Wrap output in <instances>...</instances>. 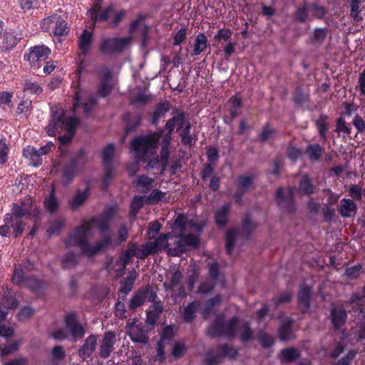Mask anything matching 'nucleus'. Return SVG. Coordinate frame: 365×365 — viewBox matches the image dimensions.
Returning a JSON list of instances; mask_svg holds the SVG:
<instances>
[{"label":"nucleus","instance_id":"nucleus-9","mask_svg":"<svg viewBox=\"0 0 365 365\" xmlns=\"http://www.w3.org/2000/svg\"><path fill=\"white\" fill-rule=\"evenodd\" d=\"M41 26L43 31L52 34L56 38L66 36L70 31L66 21L56 14L44 18Z\"/></svg>","mask_w":365,"mask_h":365},{"label":"nucleus","instance_id":"nucleus-24","mask_svg":"<svg viewBox=\"0 0 365 365\" xmlns=\"http://www.w3.org/2000/svg\"><path fill=\"white\" fill-rule=\"evenodd\" d=\"M128 333L132 341L146 344L148 337L146 336L143 327L140 324H131L128 326Z\"/></svg>","mask_w":365,"mask_h":365},{"label":"nucleus","instance_id":"nucleus-17","mask_svg":"<svg viewBox=\"0 0 365 365\" xmlns=\"http://www.w3.org/2000/svg\"><path fill=\"white\" fill-rule=\"evenodd\" d=\"M293 196V190L291 188L284 190L280 187L276 192V197L279 205L289 212H292L295 210Z\"/></svg>","mask_w":365,"mask_h":365},{"label":"nucleus","instance_id":"nucleus-6","mask_svg":"<svg viewBox=\"0 0 365 365\" xmlns=\"http://www.w3.org/2000/svg\"><path fill=\"white\" fill-rule=\"evenodd\" d=\"M101 1H97L88 11V15L93 21V24L101 22H108L110 28L117 27L127 14L126 10L116 9L113 4L106 7H102Z\"/></svg>","mask_w":365,"mask_h":365},{"label":"nucleus","instance_id":"nucleus-25","mask_svg":"<svg viewBox=\"0 0 365 365\" xmlns=\"http://www.w3.org/2000/svg\"><path fill=\"white\" fill-rule=\"evenodd\" d=\"M96 103V98L94 96H91L88 101L84 102L82 100V96L80 91H78L76 93L74 109L76 110L77 109L82 108L83 112L86 115H89L90 111L92 110Z\"/></svg>","mask_w":365,"mask_h":365},{"label":"nucleus","instance_id":"nucleus-37","mask_svg":"<svg viewBox=\"0 0 365 365\" xmlns=\"http://www.w3.org/2000/svg\"><path fill=\"white\" fill-rule=\"evenodd\" d=\"M201 303L198 301H194L190 303L183 311L182 317L186 322H191L197 310L200 309Z\"/></svg>","mask_w":365,"mask_h":365},{"label":"nucleus","instance_id":"nucleus-57","mask_svg":"<svg viewBox=\"0 0 365 365\" xmlns=\"http://www.w3.org/2000/svg\"><path fill=\"white\" fill-rule=\"evenodd\" d=\"M22 38L21 34H15L14 32H7L5 35V41L8 48L14 47Z\"/></svg>","mask_w":365,"mask_h":365},{"label":"nucleus","instance_id":"nucleus-31","mask_svg":"<svg viewBox=\"0 0 365 365\" xmlns=\"http://www.w3.org/2000/svg\"><path fill=\"white\" fill-rule=\"evenodd\" d=\"M208 43L207 38L206 36L200 33L195 38V41L192 45V51L190 53L192 56H198L202 53L207 48Z\"/></svg>","mask_w":365,"mask_h":365},{"label":"nucleus","instance_id":"nucleus-13","mask_svg":"<svg viewBox=\"0 0 365 365\" xmlns=\"http://www.w3.org/2000/svg\"><path fill=\"white\" fill-rule=\"evenodd\" d=\"M51 54V49L45 45L35 46L29 48L24 54V60L27 61L34 68L40 67V62L44 61Z\"/></svg>","mask_w":365,"mask_h":365},{"label":"nucleus","instance_id":"nucleus-28","mask_svg":"<svg viewBox=\"0 0 365 365\" xmlns=\"http://www.w3.org/2000/svg\"><path fill=\"white\" fill-rule=\"evenodd\" d=\"M19 305V302L14 296V293L6 289L0 298V307L5 308L6 309H14Z\"/></svg>","mask_w":365,"mask_h":365},{"label":"nucleus","instance_id":"nucleus-19","mask_svg":"<svg viewBox=\"0 0 365 365\" xmlns=\"http://www.w3.org/2000/svg\"><path fill=\"white\" fill-rule=\"evenodd\" d=\"M115 334L112 331L106 332L100 341L99 355L101 358H108L114 350Z\"/></svg>","mask_w":365,"mask_h":365},{"label":"nucleus","instance_id":"nucleus-27","mask_svg":"<svg viewBox=\"0 0 365 365\" xmlns=\"http://www.w3.org/2000/svg\"><path fill=\"white\" fill-rule=\"evenodd\" d=\"M130 261L127 259L125 256L124 253L121 255L118 259L115 260H112L110 263L108 264V268L110 270H113L116 273V277H120L125 272L126 265Z\"/></svg>","mask_w":365,"mask_h":365},{"label":"nucleus","instance_id":"nucleus-34","mask_svg":"<svg viewBox=\"0 0 365 365\" xmlns=\"http://www.w3.org/2000/svg\"><path fill=\"white\" fill-rule=\"evenodd\" d=\"M23 155L25 158H29L32 165L35 167L39 166L41 163V158L39 157L38 149L32 147L27 146L23 150Z\"/></svg>","mask_w":365,"mask_h":365},{"label":"nucleus","instance_id":"nucleus-23","mask_svg":"<svg viewBox=\"0 0 365 365\" xmlns=\"http://www.w3.org/2000/svg\"><path fill=\"white\" fill-rule=\"evenodd\" d=\"M97 346V338L95 335H90L86 338L83 344L78 350L79 356L86 359L91 356Z\"/></svg>","mask_w":365,"mask_h":365},{"label":"nucleus","instance_id":"nucleus-39","mask_svg":"<svg viewBox=\"0 0 365 365\" xmlns=\"http://www.w3.org/2000/svg\"><path fill=\"white\" fill-rule=\"evenodd\" d=\"M110 222V220H108L107 217H103L102 215L86 221V222L92 223L93 227L96 226L101 233L106 232L108 230Z\"/></svg>","mask_w":365,"mask_h":365},{"label":"nucleus","instance_id":"nucleus-58","mask_svg":"<svg viewBox=\"0 0 365 365\" xmlns=\"http://www.w3.org/2000/svg\"><path fill=\"white\" fill-rule=\"evenodd\" d=\"M65 222L66 220L63 217H59L53 222H51L47 232L49 235L58 234L64 227Z\"/></svg>","mask_w":365,"mask_h":365},{"label":"nucleus","instance_id":"nucleus-3","mask_svg":"<svg viewBox=\"0 0 365 365\" xmlns=\"http://www.w3.org/2000/svg\"><path fill=\"white\" fill-rule=\"evenodd\" d=\"M237 332L240 334L242 341H248L253 338V331L248 323L240 324L237 317L225 321L223 314H218L207 330L208 334L213 337L220 336L233 337Z\"/></svg>","mask_w":365,"mask_h":365},{"label":"nucleus","instance_id":"nucleus-46","mask_svg":"<svg viewBox=\"0 0 365 365\" xmlns=\"http://www.w3.org/2000/svg\"><path fill=\"white\" fill-rule=\"evenodd\" d=\"M278 133L275 129L272 128L269 125H266L263 127L262 133L259 135L261 142H267L277 138Z\"/></svg>","mask_w":365,"mask_h":365},{"label":"nucleus","instance_id":"nucleus-22","mask_svg":"<svg viewBox=\"0 0 365 365\" xmlns=\"http://www.w3.org/2000/svg\"><path fill=\"white\" fill-rule=\"evenodd\" d=\"M173 239V234H161L153 242H148V246L151 253L157 252L159 250L167 249L168 251V240Z\"/></svg>","mask_w":365,"mask_h":365},{"label":"nucleus","instance_id":"nucleus-8","mask_svg":"<svg viewBox=\"0 0 365 365\" xmlns=\"http://www.w3.org/2000/svg\"><path fill=\"white\" fill-rule=\"evenodd\" d=\"M65 327L61 329H56L52 331L51 336L58 340L69 339L71 341H76L82 339L85 334L83 327L79 324L74 314L66 316Z\"/></svg>","mask_w":365,"mask_h":365},{"label":"nucleus","instance_id":"nucleus-21","mask_svg":"<svg viewBox=\"0 0 365 365\" xmlns=\"http://www.w3.org/2000/svg\"><path fill=\"white\" fill-rule=\"evenodd\" d=\"M4 225L0 227V235L3 237H8L10 233V230H13V232L15 237H17L21 235L24 230L16 222H13L12 219L9 216H4Z\"/></svg>","mask_w":365,"mask_h":365},{"label":"nucleus","instance_id":"nucleus-63","mask_svg":"<svg viewBox=\"0 0 365 365\" xmlns=\"http://www.w3.org/2000/svg\"><path fill=\"white\" fill-rule=\"evenodd\" d=\"M181 239L183 240L186 249L190 247H195L199 243L198 236L194 234H189L184 236L182 235Z\"/></svg>","mask_w":365,"mask_h":365},{"label":"nucleus","instance_id":"nucleus-48","mask_svg":"<svg viewBox=\"0 0 365 365\" xmlns=\"http://www.w3.org/2000/svg\"><path fill=\"white\" fill-rule=\"evenodd\" d=\"M239 232L235 229H230L226 233V250L228 254H231L234 247L236 238Z\"/></svg>","mask_w":365,"mask_h":365},{"label":"nucleus","instance_id":"nucleus-2","mask_svg":"<svg viewBox=\"0 0 365 365\" xmlns=\"http://www.w3.org/2000/svg\"><path fill=\"white\" fill-rule=\"evenodd\" d=\"M92 228V223L84 221L68 234L67 238L64 240L65 246L66 247H76L80 249L83 255L91 257L111 245L112 239L110 235L103 237L95 244L90 243L88 237Z\"/></svg>","mask_w":365,"mask_h":365},{"label":"nucleus","instance_id":"nucleus-26","mask_svg":"<svg viewBox=\"0 0 365 365\" xmlns=\"http://www.w3.org/2000/svg\"><path fill=\"white\" fill-rule=\"evenodd\" d=\"M357 210L356 203L351 199L344 198L340 201L338 211L344 217H350Z\"/></svg>","mask_w":365,"mask_h":365},{"label":"nucleus","instance_id":"nucleus-60","mask_svg":"<svg viewBox=\"0 0 365 365\" xmlns=\"http://www.w3.org/2000/svg\"><path fill=\"white\" fill-rule=\"evenodd\" d=\"M24 91L31 94L39 95L43 89L37 83L26 81L24 85Z\"/></svg>","mask_w":365,"mask_h":365},{"label":"nucleus","instance_id":"nucleus-42","mask_svg":"<svg viewBox=\"0 0 365 365\" xmlns=\"http://www.w3.org/2000/svg\"><path fill=\"white\" fill-rule=\"evenodd\" d=\"M220 296L217 295L214 298L207 301L202 307H200L202 311V314L205 319L208 317V316L212 312L214 307L220 303Z\"/></svg>","mask_w":365,"mask_h":365},{"label":"nucleus","instance_id":"nucleus-32","mask_svg":"<svg viewBox=\"0 0 365 365\" xmlns=\"http://www.w3.org/2000/svg\"><path fill=\"white\" fill-rule=\"evenodd\" d=\"M93 34L91 31L84 30L78 38V47L82 54L86 55L91 47Z\"/></svg>","mask_w":365,"mask_h":365},{"label":"nucleus","instance_id":"nucleus-56","mask_svg":"<svg viewBox=\"0 0 365 365\" xmlns=\"http://www.w3.org/2000/svg\"><path fill=\"white\" fill-rule=\"evenodd\" d=\"M310 5L304 4L302 6H300L297 9L296 11V18L300 22H304L307 20H309V14H311V10H309Z\"/></svg>","mask_w":365,"mask_h":365},{"label":"nucleus","instance_id":"nucleus-36","mask_svg":"<svg viewBox=\"0 0 365 365\" xmlns=\"http://www.w3.org/2000/svg\"><path fill=\"white\" fill-rule=\"evenodd\" d=\"M230 209V204H226L220 207L215 212V220L219 227H224L227 221V215Z\"/></svg>","mask_w":365,"mask_h":365},{"label":"nucleus","instance_id":"nucleus-64","mask_svg":"<svg viewBox=\"0 0 365 365\" xmlns=\"http://www.w3.org/2000/svg\"><path fill=\"white\" fill-rule=\"evenodd\" d=\"M255 229V225L251 221L250 217L246 215L243 220L242 234L247 238Z\"/></svg>","mask_w":365,"mask_h":365},{"label":"nucleus","instance_id":"nucleus-44","mask_svg":"<svg viewBox=\"0 0 365 365\" xmlns=\"http://www.w3.org/2000/svg\"><path fill=\"white\" fill-rule=\"evenodd\" d=\"M299 356L297 349L290 347L283 349L280 352L279 358L283 362H290L298 358Z\"/></svg>","mask_w":365,"mask_h":365},{"label":"nucleus","instance_id":"nucleus-61","mask_svg":"<svg viewBox=\"0 0 365 365\" xmlns=\"http://www.w3.org/2000/svg\"><path fill=\"white\" fill-rule=\"evenodd\" d=\"M24 286L29 288L30 290L33 292H37L41 288L42 284L36 277H28L25 279V284Z\"/></svg>","mask_w":365,"mask_h":365},{"label":"nucleus","instance_id":"nucleus-59","mask_svg":"<svg viewBox=\"0 0 365 365\" xmlns=\"http://www.w3.org/2000/svg\"><path fill=\"white\" fill-rule=\"evenodd\" d=\"M145 202L144 197L135 196L130 205V215L134 217Z\"/></svg>","mask_w":365,"mask_h":365},{"label":"nucleus","instance_id":"nucleus-35","mask_svg":"<svg viewBox=\"0 0 365 365\" xmlns=\"http://www.w3.org/2000/svg\"><path fill=\"white\" fill-rule=\"evenodd\" d=\"M153 178L142 175L138 178L135 187L139 192H147L153 187Z\"/></svg>","mask_w":365,"mask_h":365},{"label":"nucleus","instance_id":"nucleus-1","mask_svg":"<svg viewBox=\"0 0 365 365\" xmlns=\"http://www.w3.org/2000/svg\"><path fill=\"white\" fill-rule=\"evenodd\" d=\"M175 127H177V133L182 139V143L185 145H192L194 139L190 134V123L183 113H177L172 119L167 121L165 125L167 133L160 130L148 135H140L133 140L131 147L138 158L144 161L149 160L155 153L157 145H159L160 153L149 160L148 166L153 169H160V173H163L168 164L172 133Z\"/></svg>","mask_w":365,"mask_h":365},{"label":"nucleus","instance_id":"nucleus-5","mask_svg":"<svg viewBox=\"0 0 365 365\" xmlns=\"http://www.w3.org/2000/svg\"><path fill=\"white\" fill-rule=\"evenodd\" d=\"M351 306L350 312L353 313L359 320L365 319V297L357 293L351 294L344 305H333L331 310V319L335 328L341 327L345 322L347 314L344 306Z\"/></svg>","mask_w":365,"mask_h":365},{"label":"nucleus","instance_id":"nucleus-41","mask_svg":"<svg viewBox=\"0 0 365 365\" xmlns=\"http://www.w3.org/2000/svg\"><path fill=\"white\" fill-rule=\"evenodd\" d=\"M136 277L137 272L133 269L121 282L120 292L125 294L130 292L132 290Z\"/></svg>","mask_w":365,"mask_h":365},{"label":"nucleus","instance_id":"nucleus-51","mask_svg":"<svg viewBox=\"0 0 365 365\" xmlns=\"http://www.w3.org/2000/svg\"><path fill=\"white\" fill-rule=\"evenodd\" d=\"M350 2V16L356 22L362 20V16L360 14L359 7L361 5V0H349Z\"/></svg>","mask_w":365,"mask_h":365},{"label":"nucleus","instance_id":"nucleus-62","mask_svg":"<svg viewBox=\"0 0 365 365\" xmlns=\"http://www.w3.org/2000/svg\"><path fill=\"white\" fill-rule=\"evenodd\" d=\"M230 103L231 104L230 115L232 118H235L240 113L241 100L237 96H233L230 98Z\"/></svg>","mask_w":365,"mask_h":365},{"label":"nucleus","instance_id":"nucleus-20","mask_svg":"<svg viewBox=\"0 0 365 365\" xmlns=\"http://www.w3.org/2000/svg\"><path fill=\"white\" fill-rule=\"evenodd\" d=\"M123 253L130 261L132 260L133 257L143 259L152 254L148 242L140 245L136 244L130 245L128 250Z\"/></svg>","mask_w":365,"mask_h":365},{"label":"nucleus","instance_id":"nucleus-33","mask_svg":"<svg viewBox=\"0 0 365 365\" xmlns=\"http://www.w3.org/2000/svg\"><path fill=\"white\" fill-rule=\"evenodd\" d=\"M79 262V255L73 252H67L61 260V267L69 269L75 267Z\"/></svg>","mask_w":365,"mask_h":365},{"label":"nucleus","instance_id":"nucleus-47","mask_svg":"<svg viewBox=\"0 0 365 365\" xmlns=\"http://www.w3.org/2000/svg\"><path fill=\"white\" fill-rule=\"evenodd\" d=\"M148 294V291H139L135 293L130 302V309H135L137 307H140L145 301Z\"/></svg>","mask_w":365,"mask_h":365},{"label":"nucleus","instance_id":"nucleus-29","mask_svg":"<svg viewBox=\"0 0 365 365\" xmlns=\"http://www.w3.org/2000/svg\"><path fill=\"white\" fill-rule=\"evenodd\" d=\"M88 197V188L84 190H78L69 200L68 206L72 210H78L82 206Z\"/></svg>","mask_w":365,"mask_h":365},{"label":"nucleus","instance_id":"nucleus-18","mask_svg":"<svg viewBox=\"0 0 365 365\" xmlns=\"http://www.w3.org/2000/svg\"><path fill=\"white\" fill-rule=\"evenodd\" d=\"M98 72L101 77L98 94L102 97H106L110 93L113 87L111 73L110 70L106 67L101 68Z\"/></svg>","mask_w":365,"mask_h":365},{"label":"nucleus","instance_id":"nucleus-45","mask_svg":"<svg viewBox=\"0 0 365 365\" xmlns=\"http://www.w3.org/2000/svg\"><path fill=\"white\" fill-rule=\"evenodd\" d=\"M306 151L309 155L310 160L312 162H315L320 158L322 154L323 149L318 144H311L307 147Z\"/></svg>","mask_w":365,"mask_h":365},{"label":"nucleus","instance_id":"nucleus-14","mask_svg":"<svg viewBox=\"0 0 365 365\" xmlns=\"http://www.w3.org/2000/svg\"><path fill=\"white\" fill-rule=\"evenodd\" d=\"M237 354V350L232 346L222 345L216 350H210L205 357V362L207 365H215L220 362L222 357L233 358Z\"/></svg>","mask_w":365,"mask_h":365},{"label":"nucleus","instance_id":"nucleus-10","mask_svg":"<svg viewBox=\"0 0 365 365\" xmlns=\"http://www.w3.org/2000/svg\"><path fill=\"white\" fill-rule=\"evenodd\" d=\"M86 162L85 155L82 150L76 156L73 157L70 163L66 164L62 172L61 182L64 186L68 185L77 175L78 170L81 168Z\"/></svg>","mask_w":365,"mask_h":365},{"label":"nucleus","instance_id":"nucleus-50","mask_svg":"<svg viewBox=\"0 0 365 365\" xmlns=\"http://www.w3.org/2000/svg\"><path fill=\"white\" fill-rule=\"evenodd\" d=\"M143 18V16L140 15L135 21H133L130 24V31L135 32L141 30L143 37L145 38L149 28L144 24Z\"/></svg>","mask_w":365,"mask_h":365},{"label":"nucleus","instance_id":"nucleus-38","mask_svg":"<svg viewBox=\"0 0 365 365\" xmlns=\"http://www.w3.org/2000/svg\"><path fill=\"white\" fill-rule=\"evenodd\" d=\"M292 321L289 319H287L282 323L279 327V336L282 341H288L290 340L292 337V332L291 330Z\"/></svg>","mask_w":365,"mask_h":365},{"label":"nucleus","instance_id":"nucleus-52","mask_svg":"<svg viewBox=\"0 0 365 365\" xmlns=\"http://www.w3.org/2000/svg\"><path fill=\"white\" fill-rule=\"evenodd\" d=\"M254 176L251 175H242L238 177L237 186L243 190H248L252 185Z\"/></svg>","mask_w":365,"mask_h":365},{"label":"nucleus","instance_id":"nucleus-43","mask_svg":"<svg viewBox=\"0 0 365 365\" xmlns=\"http://www.w3.org/2000/svg\"><path fill=\"white\" fill-rule=\"evenodd\" d=\"M170 109V106L168 103H161L158 104L155 110L153 113L152 118V123L153 124H157L159 119L163 118L166 113Z\"/></svg>","mask_w":365,"mask_h":365},{"label":"nucleus","instance_id":"nucleus-54","mask_svg":"<svg viewBox=\"0 0 365 365\" xmlns=\"http://www.w3.org/2000/svg\"><path fill=\"white\" fill-rule=\"evenodd\" d=\"M26 277L24 275V272L23 271L22 265L20 264L15 267L14 270V274L12 277V282L15 284L24 285L25 279Z\"/></svg>","mask_w":365,"mask_h":365},{"label":"nucleus","instance_id":"nucleus-12","mask_svg":"<svg viewBox=\"0 0 365 365\" xmlns=\"http://www.w3.org/2000/svg\"><path fill=\"white\" fill-rule=\"evenodd\" d=\"M33 210V205L29 200L24 201L19 205L14 203L11 213H8L6 215L9 216L13 222H16L21 227V229L24 230L25 223L24 220L29 219L31 215Z\"/></svg>","mask_w":365,"mask_h":365},{"label":"nucleus","instance_id":"nucleus-4","mask_svg":"<svg viewBox=\"0 0 365 365\" xmlns=\"http://www.w3.org/2000/svg\"><path fill=\"white\" fill-rule=\"evenodd\" d=\"M52 119L46 128L47 134L55 136L57 133L64 130L66 133L58 137L61 144L68 143L73 138L74 131L79 123L74 116L66 117L62 108L56 106L51 108Z\"/></svg>","mask_w":365,"mask_h":365},{"label":"nucleus","instance_id":"nucleus-53","mask_svg":"<svg viewBox=\"0 0 365 365\" xmlns=\"http://www.w3.org/2000/svg\"><path fill=\"white\" fill-rule=\"evenodd\" d=\"M299 189L302 194L309 195L313 192L314 187L307 175H304L302 178Z\"/></svg>","mask_w":365,"mask_h":365},{"label":"nucleus","instance_id":"nucleus-15","mask_svg":"<svg viewBox=\"0 0 365 365\" xmlns=\"http://www.w3.org/2000/svg\"><path fill=\"white\" fill-rule=\"evenodd\" d=\"M115 152V146L113 144H108L103 150L102 158L104 165L105 175L103 178V185L107 187L110 181L114 176L113 171V158Z\"/></svg>","mask_w":365,"mask_h":365},{"label":"nucleus","instance_id":"nucleus-49","mask_svg":"<svg viewBox=\"0 0 365 365\" xmlns=\"http://www.w3.org/2000/svg\"><path fill=\"white\" fill-rule=\"evenodd\" d=\"M44 205L47 211L50 213H54L58 210V201L54 195V190H53L50 195L46 198Z\"/></svg>","mask_w":365,"mask_h":365},{"label":"nucleus","instance_id":"nucleus-30","mask_svg":"<svg viewBox=\"0 0 365 365\" xmlns=\"http://www.w3.org/2000/svg\"><path fill=\"white\" fill-rule=\"evenodd\" d=\"M310 287L307 285H302L300 287L298 294V301L300 309L303 312H306L309 308Z\"/></svg>","mask_w":365,"mask_h":365},{"label":"nucleus","instance_id":"nucleus-55","mask_svg":"<svg viewBox=\"0 0 365 365\" xmlns=\"http://www.w3.org/2000/svg\"><path fill=\"white\" fill-rule=\"evenodd\" d=\"M316 125L321 138L324 140H327V118L324 115H321L316 121Z\"/></svg>","mask_w":365,"mask_h":365},{"label":"nucleus","instance_id":"nucleus-16","mask_svg":"<svg viewBox=\"0 0 365 365\" xmlns=\"http://www.w3.org/2000/svg\"><path fill=\"white\" fill-rule=\"evenodd\" d=\"M183 275L181 272L175 271L168 277L164 283L167 290L172 291L176 296H181L185 294V288L182 283Z\"/></svg>","mask_w":365,"mask_h":365},{"label":"nucleus","instance_id":"nucleus-40","mask_svg":"<svg viewBox=\"0 0 365 365\" xmlns=\"http://www.w3.org/2000/svg\"><path fill=\"white\" fill-rule=\"evenodd\" d=\"M327 36V29L316 28L310 34V39L314 44H322Z\"/></svg>","mask_w":365,"mask_h":365},{"label":"nucleus","instance_id":"nucleus-11","mask_svg":"<svg viewBox=\"0 0 365 365\" xmlns=\"http://www.w3.org/2000/svg\"><path fill=\"white\" fill-rule=\"evenodd\" d=\"M133 41L130 36L123 38H103L100 44V50L104 54H112L123 51Z\"/></svg>","mask_w":365,"mask_h":365},{"label":"nucleus","instance_id":"nucleus-7","mask_svg":"<svg viewBox=\"0 0 365 365\" xmlns=\"http://www.w3.org/2000/svg\"><path fill=\"white\" fill-rule=\"evenodd\" d=\"M189 227H195V230H200V227L195 224L187 221L186 216L180 215L175 219L173 225V236L175 237L173 242H170L168 245V253L173 256H179L186 251V247L181 239V236L185 234Z\"/></svg>","mask_w":365,"mask_h":365}]
</instances>
